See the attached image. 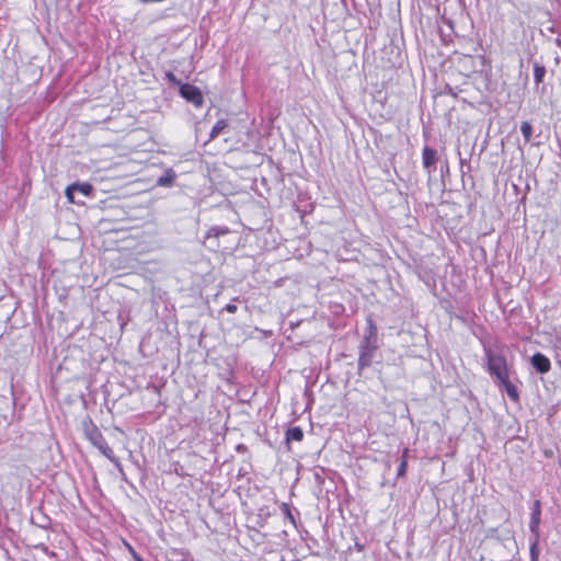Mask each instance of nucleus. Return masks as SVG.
I'll return each instance as SVG.
<instances>
[{
	"label": "nucleus",
	"instance_id": "obj_16",
	"mask_svg": "<svg viewBox=\"0 0 561 561\" xmlns=\"http://www.w3.org/2000/svg\"><path fill=\"white\" fill-rule=\"evenodd\" d=\"M76 194L77 193L75 192L72 185L67 186V188L65 191V195H66L68 202L72 203V204H80V203H82L81 201H77L76 199Z\"/></svg>",
	"mask_w": 561,
	"mask_h": 561
},
{
	"label": "nucleus",
	"instance_id": "obj_8",
	"mask_svg": "<svg viewBox=\"0 0 561 561\" xmlns=\"http://www.w3.org/2000/svg\"><path fill=\"white\" fill-rule=\"evenodd\" d=\"M437 161L436 150L431 147H424L422 150V163L425 169L435 165Z\"/></svg>",
	"mask_w": 561,
	"mask_h": 561
},
{
	"label": "nucleus",
	"instance_id": "obj_14",
	"mask_svg": "<svg viewBox=\"0 0 561 561\" xmlns=\"http://www.w3.org/2000/svg\"><path fill=\"white\" fill-rule=\"evenodd\" d=\"M546 76V68L541 65L536 64L534 66V79L536 84H539L543 81Z\"/></svg>",
	"mask_w": 561,
	"mask_h": 561
},
{
	"label": "nucleus",
	"instance_id": "obj_18",
	"mask_svg": "<svg viewBox=\"0 0 561 561\" xmlns=\"http://www.w3.org/2000/svg\"><path fill=\"white\" fill-rule=\"evenodd\" d=\"M170 182H171L170 180H167V179H164V178H160V179H159V181H158V183H159L160 185H167V184H168V183H170Z\"/></svg>",
	"mask_w": 561,
	"mask_h": 561
},
{
	"label": "nucleus",
	"instance_id": "obj_5",
	"mask_svg": "<svg viewBox=\"0 0 561 561\" xmlns=\"http://www.w3.org/2000/svg\"><path fill=\"white\" fill-rule=\"evenodd\" d=\"M530 363L533 367L540 374H546L551 369L550 359L541 353H536L531 356Z\"/></svg>",
	"mask_w": 561,
	"mask_h": 561
},
{
	"label": "nucleus",
	"instance_id": "obj_20",
	"mask_svg": "<svg viewBox=\"0 0 561 561\" xmlns=\"http://www.w3.org/2000/svg\"><path fill=\"white\" fill-rule=\"evenodd\" d=\"M167 77L169 78L170 81H175V77L173 73L169 72Z\"/></svg>",
	"mask_w": 561,
	"mask_h": 561
},
{
	"label": "nucleus",
	"instance_id": "obj_17",
	"mask_svg": "<svg viewBox=\"0 0 561 561\" xmlns=\"http://www.w3.org/2000/svg\"><path fill=\"white\" fill-rule=\"evenodd\" d=\"M224 310H226L229 313H236L238 310V307L234 304H228L225 306Z\"/></svg>",
	"mask_w": 561,
	"mask_h": 561
},
{
	"label": "nucleus",
	"instance_id": "obj_4",
	"mask_svg": "<svg viewBox=\"0 0 561 561\" xmlns=\"http://www.w3.org/2000/svg\"><path fill=\"white\" fill-rule=\"evenodd\" d=\"M180 94L195 106L201 107L204 104V96L201 90L190 83H183L180 87Z\"/></svg>",
	"mask_w": 561,
	"mask_h": 561
},
{
	"label": "nucleus",
	"instance_id": "obj_19",
	"mask_svg": "<svg viewBox=\"0 0 561 561\" xmlns=\"http://www.w3.org/2000/svg\"><path fill=\"white\" fill-rule=\"evenodd\" d=\"M284 510L286 511V514L288 515V517L293 519L291 512H290L289 507L287 506V504H284Z\"/></svg>",
	"mask_w": 561,
	"mask_h": 561
},
{
	"label": "nucleus",
	"instance_id": "obj_13",
	"mask_svg": "<svg viewBox=\"0 0 561 561\" xmlns=\"http://www.w3.org/2000/svg\"><path fill=\"white\" fill-rule=\"evenodd\" d=\"M230 232L228 227H211L207 232V238H219Z\"/></svg>",
	"mask_w": 561,
	"mask_h": 561
},
{
	"label": "nucleus",
	"instance_id": "obj_21",
	"mask_svg": "<svg viewBox=\"0 0 561 561\" xmlns=\"http://www.w3.org/2000/svg\"><path fill=\"white\" fill-rule=\"evenodd\" d=\"M135 561H144L140 557H136Z\"/></svg>",
	"mask_w": 561,
	"mask_h": 561
},
{
	"label": "nucleus",
	"instance_id": "obj_6",
	"mask_svg": "<svg viewBox=\"0 0 561 561\" xmlns=\"http://www.w3.org/2000/svg\"><path fill=\"white\" fill-rule=\"evenodd\" d=\"M497 383L504 388L511 401L514 403H519V391L517 387L511 381L510 375L499 379Z\"/></svg>",
	"mask_w": 561,
	"mask_h": 561
},
{
	"label": "nucleus",
	"instance_id": "obj_2",
	"mask_svg": "<svg viewBox=\"0 0 561 561\" xmlns=\"http://www.w3.org/2000/svg\"><path fill=\"white\" fill-rule=\"evenodd\" d=\"M486 369L496 380L510 375V367L505 355L494 353L490 348H484Z\"/></svg>",
	"mask_w": 561,
	"mask_h": 561
},
{
	"label": "nucleus",
	"instance_id": "obj_9",
	"mask_svg": "<svg viewBox=\"0 0 561 561\" xmlns=\"http://www.w3.org/2000/svg\"><path fill=\"white\" fill-rule=\"evenodd\" d=\"M227 127H228L227 119H224V118L218 119L210 130L209 140L217 138Z\"/></svg>",
	"mask_w": 561,
	"mask_h": 561
},
{
	"label": "nucleus",
	"instance_id": "obj_3",
	"mask_svg": "<svg viewBox=\"0 0 561 561\" xmlns=\"http://www.w3.org/2000/svg\"><path fill=\"white\" fill-rule=\"evenodd\" d=\"M84 435L98 450L105 455L102 432L89 420L83 422Z\"/></svg>",
	"mask_w": 561,
	"mask_h": 561
},
{
	"label": "nucleus",
	"instance_id": "obj_1",
	"mask_svg": "<svg viewBox=\"0 0 561 561\" xmlns=\"http://www.w3.org/2000/svg\"><path fill=\"white\" fill-rule=\"evenodd\" d=\"M366 345L360 347L358 356V367L360 369L369 367L373 363V357L378 348L377 344V327L373 320L368 321L367 334L365 335Z\"/></svg>",
	"mask_w": 561,
	"mask_h": 561
},
{
	"label": "nucleus",
	"instance_id": "obj_10",
	"mask_svg": "<svg viewBox=\"0 0 561 561\" xmlns=\"http://www.w3.org/2000/svg\"><path fill=\"white\" fill-rule=\"evenodd\" d=\"M304 438V432L299 426H294L288 428L286 432V439L287 442L294 440V442H301Z\"/></svg>",
	"mask_w": 561,
	"mask_h": 561
},
{
	"label": "nucleus",
	"instance_id": "obj_7",
	"mask_svg": "<svg viewBox=\"0 0 561 561\" xmlns=\"http://www.w3.org/2000/svg\"><path fill=\"white\" fill-rule=\"evenodd\" d=\"M540 520H541V503L539 500H536L534 502V505L531 508L530 523H529V529L535 535H538V533H539Z\"/></svg>",
	"mask_w": 561,
	"mask_h": 561
},
{
	"label": "nucleus",
	"instance_id": "obj_12",
	"mask_svg": "<svg viewBox=\"0 0 561 561\" xmlns=\"http://www.w3.org/2000/svg\"><path fill=\"white\" fill-rule=\"evenodd\" d=\"M408 457H409V449L404 448L403 453H402L401 462H400V466H399L398 471H397V477H404L405 476L407 469H408Z\"/></svg>",
	"mask_w": 561,
	"mask_h": 561
},
{
	"label": "nucleus",
	"instance_id": "obj_15",
	"mask_svg": "<svg viewBox=\"0 0 561 561\" xmlns=\"http://www.w3.org/2000/svg\"><path fill=\"white\" fill-rule=\"evenodd\" d=\"M520 131L525 142H529L533 136V126L529 122H523L520 124Z\"/></svg>",
	"mask_w": 561,
	"mask_h": 561
},
{
	"label": "nucleus",
	"instance_id": "obj_11",
	"mask_svg": "<svg viewBox=\"0 0 561 561\" xmlns=\"http://www.w3.org/2000/svg\"><path fill=\"white\" fill-rule=\"evenodd\" d=\"M75 192L83 196H90L92 193V185L89 183H73L71 184Z\"/></svg>",
	"mask_w": 561,
	"mask_h": 561
}]
</instances>
